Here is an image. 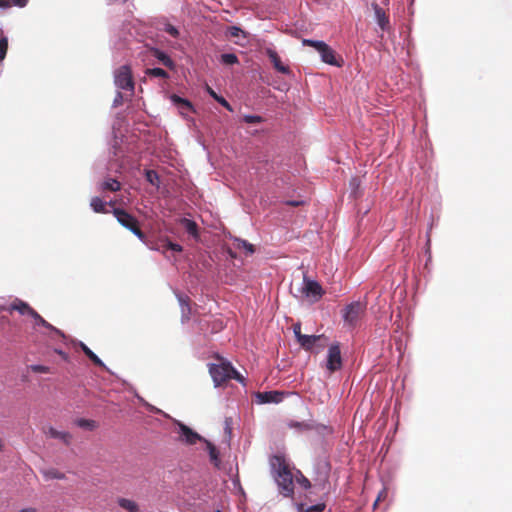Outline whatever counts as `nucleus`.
Instances as JSON below:
<instances>
[{"instance_id": "1", "label": "nucleus", "mask_w": 512, "mask_h": 512, "mask_svg": "<svg viewBox=\"0 0 512 512\" xmlns=\"http://www.w3.org/2000/svg\"><path fill=\"white\" fill-rule=\"evenodd\" d=\"M269 465L279 492L285 497H291L294 494V481L286 458L280 454L272 455L269 458Z\"/></svg>"}, {"instance_id": "2", "label": "nucleus", "mask_w": 512, "mask_h": 512, "mask_svg": "<svg viewBox=\"0 0 512 512\" xmlns=\"http://www.w3.org/2000/svg\"><path fill=\"white\" fill-rule=\"evenodd\" d=\"M218 361L219 363L209 365V373L216 387L230 379L244 384V377L234 369L230 362L224 361L223 358H218Z\"/></svg>"}, {"instance_id": "3", "label": "nucleus", "mask_w": 512, "mask_h": 512, "mask_svg": "<svg viewBox=\"0 0 512 512\" xmlns=\"http://www.w3.org/2000/svg\"><path fill=\"white\" fill-rule=\"evenodd\" d=\"M112 214L121 226L131 231L140 241L146 242L147 237L141 230L139 221L135 216L122 208H113Z\"/></svg>"}, {"instance_id": "4", "label": "nucleus", "mask_w": 512, "mask_h": 512, "mask_svg": "<svg viewBox=\"0 0 512 512\" xmlns=\"http://www.w3.org/2000/svg\"><path fill=\"white\" fill-rule=\"evenodd\" d=\"M366 310V305L360 301H355L342 310V317L346 325L355 327L361 316Z\"/></svg>"}, {"instance_id": "5", "label": "nucleus", "mask_w": 512, "mask_h": 512, "mask_svg": "<svg viewBox=\"0 0 512 512\" xmlns=\"http://www.w3.org/2000/svg\"><path fill=\"white\" fill-rule=\"evenodd\" d=\"M303 44L306 46L314 47L319 52L323 62H325L329 65H334V66H338V67L341 66V64L338 63L336 60L334 50L329 45H327L325 42L304 39Z\"/></svg>"}, {"instance_id": "6", "label": "nucleus", "mask_w": 512, "mask_h": 512, "mask_svg": "<svg viewBox=\"0 0 512 512\" xmlns=\"http://www.w3.org/2000/svg\"><path fill=\"white\" fill-rule=\"evenodd\" d=\"M114 82L118 88L123 89L125 91L133 92L134 81L130 67L127 65L119 67L115 71Z\"/></svg>"}, {"instance_id": "7", "label": "nucleus", "mask_w": 512, "mask_h": 512, "mask_svg": "<svg viewBox=\"0 0 512 512\" xmlns=\"http://www.w3.org/2000/svg\"><path fill=\"white\" fill-rule=\"evenodd\" d=\"M326 367L331 373L339 370L342 367V357L339 343L332 344L329 347Z\"/></svg>"}, {"instance_id": "8", "label": "nucleus", "mask_w": 512, "mask_h": 512, "mask_svg": "<svg viewBox=\"0 0 512 512\" xmlns=\"http://www.w3.org/2000/svg\"><path fill=\"white\" fill-rule=\"evenodd\" d=\"M302 292L306 297L312 298L314 301H318L324 294L321 285L317 281L309 280L306 277H304Z\"/></svg>"}, {"instance_id": "9", "label": "nucleus", "mask_w": 512, "mask_h": 512, "mask_svg": "<svg viewBox=\"0 0 512 512\" xmlns=\"http://www.w3.org/2000/svg\"><path fill=\"white\" fill-rule=\"evenodd\" d=\"M265 54L268 56L271 61L273 68L282 74H289L291 72L288 65L284 64L278 55V53L272 48H266Z\"/></svg>"}, {"instance_id": "10", "label": "nucleus", "mask_w": 512, "mask_h": 512, "mask_svg": "<svg viewBox=\"0 0 512 512\" xmlns=\"http://www.w3.org/2000/svg\"><path fill=\"white\" fill-rule=\"evenodd\" d=\"M31 317L35 320V325L43 326L44 328L48 329L51 332L52 339L56 337L60 339H65V334L61 330L47 322L36 310L35 312H33Z\"/></svg>"}, {"instance_id": "11", "label": "nucleus", "mask_w": 512, "mask_h": 512, "mask_svg": "<svg viewBox=\"0 0 512 512\" xmlns=\"http://www.w3.org/2000/svg\"><path fill=\"white\" fill-rule=\"evenodd\" d=\"M179 432H180L181 440L189 445H193L197 441L205 440L197 432L193 431L191 428H189L185 424H179Z\"/></svg>"}, {"instance_id": "12", "label": "nucleus", "mask_w": 512, "mask_h": 512, "mask_svg": "<svg viewBox=\"0 0 512 512\" xmlns=\"http://www.w3.org/2000/svg\"><path fill=\"white\" fill-rule=\"evenodd\" d=\"M173 105L179 110L180 114L184 117H188L189 113H194L195 109L187 98H171Z\"/></svg>"}, {"instance_id": "13", "label": "nucleus", "mask_w": 512, "mask_h": 512, "mask_svg": "<svg viewBox=\"0 0 512 512\" xmlns=\"http://www.w3.org/2000/svg\"><path fill=\"white\" fill-rule=\"evenodd\" d=\"M257 399L259 403H278L282 400V393L278 391L258 392Z\"/></svg>"}, {"instance_id": "14", "label": "nucleus", "mask_w": 512, "mask_h": 512, "mask_svg": "<svg viewBox=\"0 0 512 512\" xmlns=\"http://www.w3.org/2000/svg\"><path fill=\"white\" fill-rule=\"evenodd\" d=\"M46 435L61 440L65 445H70L72 441V435L69 432L58 431L53 427H49L47 431H45Z\"/></svg>"}, {"instance_id": "15", "label": "nucleus", "mask_w": 512, "mask_h": 512, "mask_svg": "<svg viewBox=\"0 0 512 512\" xmlns=\"http://www.w3.org/2000/svg\"><path fill=\"white\" fill-rule=\"evenodd\" d=\"M10 310L18 311L22 315L32 316L35 310L26 302L16 299L10 306Z\"/></svg>"}, {"instance_id": "16", "label": "nucleus", "mask_w": 512, "mask_h": 512, "mask_svg": "<svg viewBox=\"0 0 512 512\" xmlns=\"http://www.w3.org/2000/svg\"><path fill=\"white\" fill-rule=\"evenodd\" d=\"M373 7L378 25L381 27L382 30H386L389 26L388 16L378 4H374Z\"/></svg>"}, {"instance_id": "17", "label": "nucleus", "mask_w": 512, "mask_h": 512, "mask_svg": "<svg viewBox=\"0 0 512 512\" xmlns=\"http://www.w3.org/2000/svg\"><path fill=\"white\" fill-rule=\"evenodd\" d=\"M180 224L186 230V232L188 234H190L194 238H198L199 237L198 225L196 224L195 221L190 220L188 218H182L180 220Z\"/></svg>"}, {"instance_id": "18", "label": "nucleus", "mask_w": 512, "mask_h": 512, "mask_svg": "<svg viewBox=\"0 0 512 512\" xmlns=\"http://www.w3.org/2000/svg\"><path fill=\"white\" fill-rule=\"evenodd\" d=\"M322 338V336L318 335H303L299 340V344L301 347H303L305 350H311L313 345L319 341Z\"/></svg>"}, {"instance_id": "19", "label": "nucleus", "mask_w": 512, "mask_h": 512, "mask_svg": "<svg viewBox=\"0 0 512 512\" xmlns=\"http://www.w3.org/2000/svg\"><path fill=\"white\" fill-rule=\"evenodd\" d=\"M178 299L181 306L182 321H187L191 315L190 299L187 296H179Z\"/></svg>"}, {"instance_id": "20", "label": "nucleus", "mask_w": 512, "mask_h": 512, "mask_svg": "<svg viewBox=\"0 0 512 512\" xmlns=\"http://www.w3.org/2000/svg\"><path fill=\"white\" fill-rule=\"evenodd\" d=\"M204 442L206 444V448L209 453L210 461L214 464V466L219 467L220 459H219V452H218L217 448L215 447V445L213 443H211L210 441H208L206 439L204 440Z\"/></svg>"}, {"instance_id": "21", "label": "nucleus", "mask_w": 512, "mask_h": 512, "mask_svg": "<svg viewBox=\"0 0 512 512\" xmlns=\"http://www.w3.org/2000/svg\"><path fill=\"white\" fill-rule=\"evenodd\" d=\"M80 347L84 354L98 367H105L102 360L84 343H80Z\"/></svg>"}, {"instance_id": "22", "label": "nucleus", "mask_w": 512, "mask_h": 512, "mask_svg": "<svg viewBox=\"0 0 512 512\" xmlns=\"http://www.w3.org/2000/svg\"><path fill=\"white\" fill-rule=\"evenodd\" d=\"M90 206L96 213H109V211L106 209V202H104L100 197H92L90 201Z\"/></svg>"}, {"instance_id": "23", "label": "nucleus", "mask_w": 512, "mask_h": 512, "mask_svg": "<svg viewBox=\"0 0 512 512\" xmlns=\"http://www.w3.org/2000/svg\"><path fill=\"white\" fill-rule=\"evenodd\" d=\"M117 503L121 508L129 512H140L138 504L133 500L126 498H118Z\"/></svg>"}, {"instance_id": "24", "label": "nucleus", "mask_w": 512, "mask_h": 512, "mask_svg": "<svg viewBox=\"0 0 512 512\" xmlns=\"http://www.w3.org/2000/svg\"><path fill=\"white\" fill-rule=\"evenodd\" d=\"M75 424L88 431H93L98 428V423L92 419L79 418L75 420Z\"/></svg>"}, {"instance_id": "25", "label": "nucleus", "mask_w": 512, "mask_h": 512, "mask_svg": "<svg viewBox=\"0 0 512 512\" xmlns=\"http://www.w3.org/2000/svg\"><path fill=\"white\" fill-rule=\"evenodd\" d=\"M121 189V183L113 178H108L101 184V190L105 191H111L116 192Z\"/></svg>"}, {"instance_id": "26", "label": "nucleus", "mask_w": 512, "mask_h": 512, "mask_svg": "<svg viewBox=\"0 0 512 512\" xmlns=\"http://www.w3.org/2000/svg\"><path fill=\"white\" fill-rule=\"evenodd\" d=\"M151 54H152L153 57L157 58L166 67H172L173 61L164 52H162V51H160L158 49H151Z\"/></svg>"}, {"instance_id": "27", "label": "nucleus", "mask_w": 512, "mask_h": 512, "mask_svg": "<svg viewBox=\"0 0 512 512\" xmlns=\"http://www.w3.org/2000/svg\"><path fill=\"white\" fill-rule=\"evenodd\" d=\"M146 180L152 184L153 186L159 187L160 185V178L156 171L154 170H146L145 172Z\"/></svg>"}, {"instance_id": "28", "label": "nucleus", "mask_w": 512, "mask_h": 512, "mask_svg": "<svg viewBox=\"0 0 512 512\" xmlns=\"http://www.w3.org/2000/svg\"><path fill=\"white\" fill-rule=\"evenodd\" d=\"M234 245L238 249H244L248 254H252L254 252V246L245 240L237 239Z\"/></svg>"}, {"instance_id": "29", "label": "nucleus", "mask_w": 512, "mask_h": 512, "mask_svg": "<svg viewBox=\"0 0 512 512\" xmlns=\"http://www.w3.org/2000/svg\"><path fill=\"white\" fill-rule=\"evenodd\" d=\"M43 475L46 479H64L65 474L62 472H59L56 469H49L43 471Z\"/></svg>"}, {"instance_id": "30", "label": "nucleus", "mask_w": 512, "mask_h": 512, "mask_svg": "<svg viewBox=\"0 0 512 512\" xmlns=\"http://www.w3.org/2000/svg\"><path fill=\"white\" fill-rule=\"evenodd\" d=\"M221 62L225 65H233L238 63V58L233 53H225L221 55Z\"/></svg>"}, {"instance_id": "31", "label": "nucleus", "mask_w": 512, "mask_h": 512, "mask_svg": "<svg viewBox=\"0 0 512 512\" xmlns=\"http://www.w3.org/2000/svg\"><path fill=\"white\" fill-rule=\"evenodd\" d=\"M301 512H322L325 509L324 504L311 505L305 508V505L301 504L299 507Z\"/></svg>"}, {"instance_id": "32", "label": "nucleus", "mask_w": 512, "mask_h": 512, "mask_svg": "<svg viewBox=\"0 0 512 512\" xmlns=\"http://www.w3.org/2000/svg\"><path fill=\"white\" fill-rule=\"evenodd\" d=\"M28 368L34 373H51L50 367L45 365L33 364L30 365Z\"/></svg>"}, {"instance_id": "33", "label": "nucleus", "mask_w": 512, "mask_h": 512, "mask_svg": "<svg viewBox=\"0 0 512 512\" xmlns=\"http://www.w3.org/2000/svg\"><path fill=\"white\" fill-rule=\"evenodd\" d=\"M147 74L154 76V77H160V78L167 77V72L165 70H163L162 68L148 69Z\"/></svg>"}, {"instance_id": "34", "label": "nucleus", "mask_w": 512, "mask_h": 512, "mask_svg": "<svg viewBox=\"0 0 512 512\" xmlns=\"http://www.w3.org/2000/svg\"><path fill=\"white\" fill-rule=\"evenodd\" d=\"M8 49V40L7 38L3 37L0 38V60H3L7 54Z\"/></svg>"}, {"instance_id": "35", "label": "nucleus", "mask_w": 512, "mask_h": 512, "mask_svg": "<svg viewBox=\"0 0 512 512\" xmlns=\"http://www.w3.org/2000/svg\"><path fill=\"white\" fill-rule=\"evenodd\" d=\"M299 473V476L296 477V481L304 488V489H308L310 488L311 484H310V481L304 476L301 474L300 471H298Z\"/></svg>"}, {"instance_id": "36", "label": "nucleus", "mask_w": 512, "mask_h": 512, "mask_svg": "<svg viewBox=\"0 0 512 512\" xmlns=\"http://www.w3.org/2000/svg\"><path fill=\"white\" fill-rule=\"evenodd\" d=\"M262 120H263L262 117L257 116V115H245L243 117V121L248 124L260 123V122H262Z\"/></svg>"}, {"instance_id": "37", "label": "nucleus", "mask_w": 512, "mask_h": 512, "mask_svg": "<svg viewBox=\"0 0 512 512\" xmlns=\"http://www.w3.org/2000/svg\"><path fill=\"white\" fill-rule=\"evenodd\" d=\"M229 34L233 38L239 37L241 34L245 37L244 31L241 30L239 27H236V26H232V27L229 28Z\"/></svg>"}, {"instance_id": "38", "label": "nucleus", "mask_w": 512, "mask_h": 512, "mask_svg": "<svg viewBox=\"0 0 512 512\" xmlns=\"http://www.w3.org/2000/svg\"><path fill=\"white\" fill-rule=\"evenodd\" d=\"M165 32H167L169 35H171L172 37H177L179 32L178 30L176 29V27H174L173 25L171 24H167L165 26Z\"/></svg>"}, {"instance_id": "39", "label": "nucleus", "mask_w": 512, "mask_h": 512, "mask_svg": "<svg viewBox=\"0 0 512 512\" xmlns=\"http://www.w3.org/2000/svg\"><path fill=\"white\" fill-rule=\"evenodd\" d=\"M165 248L169 249V250L176 251V252H181L182 251V246L177 244V243H173V242H167L165 244Z\"/></svg>"}, {"instance_id": "40", "label": "nucleus", "mask_w": 512, "mask_h": 512, "mask_svg": "<svg viewBox=\"0 0 512 512\" xmlns=\"http://www.w3.org/2000/svg\"><path fill=\"white\" fill-rule=\"evenodd\" d=\"M386 497H387V491H386V489H382V490L379 492V494H378V496H377V498H376V500H375V502H374V504H373L374 509L377 507L378 503H379L382 499H385Z\"/></svg>"}, {"instance_id": "41", "label": "nucleus", "mask_w": 512, "mask_h": 512, "mask_svg": "<svg viewBox=\"0 0 512 512\" xmlns=\"http://www.w3.org/2000/svg\"><path fill=\"white\" fill-rule=\"evenodd\" d=\"M293 331H294V334L297 338V341L304 335L301 333V325L300 323H297V324H294L293 325Z\"/></svg>"}, {"instance_id": "42", "label": "nucleus", "mask_w": 512, "mask_h": 512, "mask_svg": "<svg viewBox=\"0 0 512 512\" xmlns=\"http://www.w3.org/2000/svg\"><path fill=\"white\" fill-rule=\"evenodd\" d=\"M11 1V6L14 5V6H17V7H25L29 0H10Z\"/></svg>"}, {"instance_id": "43", "label": "nucleus", "mask_w": 512, "mask_h": 512, "mask_svg": "<svg viewBox=\"0 0 512 512\" xmlns=\"http://www.w3.org/2000/svg\"><path fill=\"white\" fill-rule=\"evenodd\" d=\"M54 351H55V353H57V354H58V355H59V356H60L64 361H66V362H68V361H69V355H68L66 352H64V351H62V350H60V349H55Z\"/></svg>"}, {"instance_id": "44", "label": "nucleus", "mask_w": 512, "mask_h": 512, "mask_svg": "<svg viewBox=\"0 0 512 512\" xmlns=\"http://www.w3.org/2000/svg\"><path fill=\"white\" fill-rule=\"evenodd\" d=\"M11 7L10 0H0V8L7 9Z\"/></svg>"}, {"instance_id": "45", "label": "nucleus", "mask_w": 512, "mask_h": 512, "mask_svg": "<svg viewBox=\"0 0 512 512\" xmlns=\"http://www.w3.org/2000/svg\"><path fill=\"white\" fill-rule=\"evenodd\" d=\"M215 99L217 101H219L224 107L231 109L225 98L220 97V98H215Z\"/></svg>"}, {"instance_id": "46", "label": "nucleus", "mask_w": 512, "mask_h": 512, "mask_svg": "<svg viewBox=\"0 0 512 512\" xmlns=\"http://www.w3.org/2000/svg\"><path fill=\"white\" fill-rule=\"evenodd\" d=\"M286 204L290 205V206H293V207H297V206L302 205L303 202L302 201H287Z\"/></svg>"}, {"instance_id": "47", "label": "nucleus", "mask_w": 512, "mask_h": 512, "mask_svg": "<svg viewBox=\"0 0 512 512\" xmlns=\"http://www.w3.org/2000/svg\"><path fill=\"white\" fill-rule=\"evenodd\" d=\"M19 512H37V509L29 507V508H24V509L20 510Z\"/></svg>"}, {"instance_id": "48", "label": "nucleus", "mask_w": 512, "mask_h": 512, "mask_svg": "<svg viewBox=\"0 0 512 512\" xmlns=\"http://www.w3.org/2000/svg\"><path fill=\"white\" fill-rule=\"evenodd\" d=\"M122 100H123V98H115L113 105L118 106V105L122 104Z\"/></svg>"}, {"instance_id": "49", "label": "nucleus", "mask_w": 512, "mask_h": 512, "mask_svg": "<svg viewBox=\"0 0 512 512\" xmlns=\"http://www.w3.org/2000/svg\"><path fill=\"white\" fill-rule=\"evenodd\" d=\"M208 92L210 94V96L212 97H215V96H218L213 90H211L210 88H208Z\"/></svg>"}, {"instance_id": "50", "label": "nucleus", "mask_w": 512, "mask_h": 512, "mask_svg": "<svg viewBox=\"0 0 512 512\" xmlns=\"http://www.w3.org/2000/svg\"><path fill=\"white\" fill-rule=\"evenodd\" d=\"M115 203H116L115 201H110V202H108V203H106V204H107V205H109V206H111V207H114Z\"/></svg>"}, {"instance_id": "51", "label": "nucleus", "mask_w": 512, "mask_h": 512, "mask_svg": "<svg viewBox=\"0 0 512 512\" xmlns=\"http://www.w3.org/2000/svg\"><path fill=\"white\" fill-rule=\"evenodd\" d=\"M358 180L356 178L352 179L351 184H355Z\"/></svg>"}, {"instance_id": "52", "label": "nucleus", "mask_w": 512, "mask_h": 512, "mask_svg": "<svg viewBox=\"0 0 512 512\" xmlns=\"http://www.w3.org/2000/svg\"><path fill=\"white\" fill-rule=\"evenodd\" d=\"M215 512H220L219 510L215 511Z\"/></svg>"}]
</instances>
